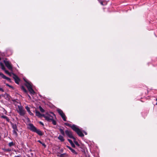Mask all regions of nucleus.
Wrapping results in <instances>:
<instances>
[{
    "label": "nucleus",
    "instance_id": "nucleus-1",
    "mask_svg": "<svg viewBox=\"0 0 157 157\" xmlns=\"http://www.w3.org/2000/svg\"><path fill=\"white\" fill-rule=\"evenodd\" d=\"M29 128L31 131L37 133L39 135L41 136L43 135L42 132L39 129H38L32 124H29Z\"/></svg>",
    "mask_w": 157,
    "mask_h": 157
},
{
    "label": "nucleus",
    "instance_id": "nucleus-2",
    "mask_svg": "<svg viewBox=\"0 0 157 157\" xmlns=\"http://www.w3.org/2000/svg\"><path fill=\"white\" fill-rule=\"evenodd\" d=\"M18 109L17 110V112L21 116H24L25 114L26 111L23 107L21 105L17 106Z\"/></svg>",
    "mask_w": 157,
    "mask_h": 157
},
{
    "label": "nucleus",
    "instance_id": "nucleus-3",
    "mask_svg": "<svg viewBox=\"0 0 157 157\" xmlns=\"http://www.w3.org/2000/svg\"><path fill=\"white\" fill-rule=\"evenodd\" d=\"M54 117H56V116L53 112L48 113L47 116L46 117L45 120L48 122H51L52 119H53Z\"/></svg>",
    "mask_w": 157,
    "mask_h": 157
},
{
    "label": "nucleus",
    "instance_id": "nucleus-4",
    "mask_svg": "<svg viewBox=\"0 0 157 157\" xmlns=\"http://www.w3.org/2000/svg\"><path fill=\"white\" fill-rule=\"evenodd\" d=\"M65 133L67 136L70 138L73 139L74 140H75V138L73 136L72 132L71 131L66 130L65 131Z\"/></svg>",
    "mask_w": 157,
    "mask_h": 157
},
{
    "label": "nucleus",
    "instance_id": "nucleus-5",
    "mask_svg": "<svg viewBox=\"0 0 157 157\" xmlns=\"http://www.w3.org/2000/svg\"><path fill=\"white\" fill-rule=\"evenodd\" d=\"M4 62L6 66L8 68V69H9L10 70H12V66L9 61L4 60Z\"/></svg>",
    "mask_w": 157,
    "mask_h": 157
},
{
    "label": "nucleus",
    "instance_id": "nucleus-6",
    "mask_svg": "<svg viewBox=\"0 0 157 157\" xmlns=\"http://www.w3.org/2000/svg\"><path fill=\"white\" fill-rule=\"evenodd\" d=\"M13 78L14 79L15 83L17 84H19V82L20 81V79L17 75L14 74H13Z\"/></svg>",
    "mask_w": 157,
    "mask_h": 157
},
{
    "label": "nucleus",
    "instance_id": "nucleus-7",
    "mask_svg": "<svg viewBox=\"0 0 157 157\" xmlns=\"http://www.w3.org/2000/svg\"><path fill=\"white\" fill-rule=\"evenodd\" d=\"M71 128L73 130L76 132L79 129L77 126L75 124L72 125Z\"/></svg>",
    "mask_w": 157,
    "mask_h": 157
},
{
    "label": "nucleus",
    "instance_id": "nucleus-8",
    "mask_svg": "<svg viewBox=\"0 0 157 157\" xmlns=\"http://www.w3.org/2000/svg\"><path fill=\"white\" fill-rule=\"evenodd\" d=\"M26 82L25 85L27 87L28 90L32 88V84L31 83H30L28 82L25 81Z\"/></svg>",
    "mask_w": 157,
    "mask_h": 157
},
{
    "label": "nucleus",
    "instance_id": "nucleus-9",
    "mask_svg": "<svg viewBox=\"0 0 157 157\" xmlns=\"http://www.w3.org/2000/svg\"><path fill=\"white\" fill-rule=\"evenodd\" d=\"M99 2L102 6L105 5L107 4V2L105 0H98Z\"/></svg>",
    "mask_w": 157,
    "mask_h": 157
},
{
    "label": "nucleus",
    "instance_id": "nucleus-10",
    "mask_svg": "<svg viewBox=\"0 0 157 157\" xmlns=\"http://www.w3.org/2000/svg\"><path fill=\"white\" fill-rule=\"evenodd\" d=\"M0 76H1L3 78L6 79L9 81H10V78L6 77L1 72H0Z\"/></svg>",
    "mask_w": 157,
    "mask_h": 157
},
{
    "label": "nucleus",
    "instance_id": "nucleus-11",
    "mask_svg": "<svg viewBox=\"0 0 157 157\" xmlns=\"http://www.w3.org/2000/svg\"><path fill=\"white\" fill-rule=\"evenodd\" d=\"M76 132L79 136L81 137H83L84 136V135L80 129H79Z\"/></svg>",
    "mask_w": 157,
    "mask_h": 157
},
{
    "label": "nucleus",
    "instance_id": "nucleus-12",
    "mask_svg": "<svg viewBox=\"0 0 157 157\" xmlns=\"http://www.w3.org/2000/svg\"><path fill=\"white\" fill-rule=\"evenodd\" d=\"M71 151V152L74 154L77 155V153L76 151L73 149L70 146L67 145L66 146Z\"/></svg>",
    "mask_w": 157,
    "mask_h": 157
},
{
    "label": "nucleus",
    "instance_id": "nucleus-13",
    "mask_svg": "<svg viewBox=\"0 0 157 157\" xmlns=\"http://www.w3.org/2000/svg\"><path fill=\"white\" fill-rule=\"evenodd\" d=\"M11 125H12V128L13 129V130L18 131V129L17 128V126L16 124H12Z\"/></svg>",
    "mask_w": 157,
    "mask_h": 157
},
{
    "label": "nucleus",
    "instance_id": "nucleus-14",
    "mask_svg": "<svg viewBox=\"0 0 157 157\" xmlns=\"http://www.w3.org/2000/svg\"><path fill=\"white\" fill-rule=\"evenodd\" d=\"M25 108L29 113V114L31 116H33V113H32L30 111V108L29 107H28V106H26L25 107Z\"/></svg>",
    "mask_w": 157,
    "mask_h": 157
},
{
    "label": "nucleus",
    "instance_id": "nucleus-15",
    "mask_svg": "<svg viewBox=\"0 0 157 157\" xmlns=\"http://www.w3.org/2000/svg\"><path fill=\"white\" fill-rule=\"evenodd\" d=\"M57 111L60 116L64 114V113H63V111L60 109H57Z\"/></svg>",
    "mask_w": 157,
    "mask_h": 157
},
{
    "label": "nucleus",
    "instance_id": "nucleus-16",
    "mask_svg": "<svg viewBox=\"0 0 157 157\" xmlns=\"http://www.w3.org/2000/svg\"><path fill=\"white\" fill-rule=\"evenodd\" d=\"M28 90L31 94L34 95L35 93L32 88L28 89Z\"/></svg>",
    "mask_w": 157,
    "mask_h": 157
},
{
    "label": "nucleus",
    "instance_id": "nucleus-17",
    "mask_svg": "<svg viewBox=\"0 0 157 157\" xmlns=\"http://www.w3.org/2000/svg\"><path fill=\"white\" fill-rule=\"evenodd\" d=\"M58 138L62 142H63L64 141V139L63 137L60 135L58 137Z\"/></svg>",
    "mask_w": 157,
    "mask_h": 157
},
{
    "label": "nucleus",
    "instance_id": "nucleus-18",
    "mask_svg": "<svg viewBox=\"0 0 157 157\" xmlns=\"http://www.w3.org/2000/svg\"><path fill=\"white\" fill-rule=\"evenodd\" d=\"M2 150L4 152H9L11 151V150L9 148L6 149L5 148H2Z\"/></svg>",
    "mask_w": 157,
    "mask_h": 157
},
{
    "label": "nucleus",
    "instance_id": "nucleus-19",
    "mask_svg": "<svg viewBox=\"0 0 157 157\" xmlns=\"http://www.w3.org/2000/svg\"><path fill=\"white\" fill-rule=\"evenodd\" d=\"M36 116H38L39 117H41L42 114H41L39 111H36Z\"/></svg>",
    "mask_w": 157,
    "mask_h": 157
},
{
    "label": "nucleus",
    "instance_id": "nucleus-20",
    "mask_svg": "<svg viewBox=\"0 0 157 157\" xmlns=\"http://www.w3.org/2000/svg\"><path fill=\"white\" fill-rule=\"evenodd\" d=\"M60 116H61V117H62V119H63V120L64 121H67L66 117L64 114Z\"/></svg>",
    "mask_w": 157,
    "mask_h": 157
},
{
    "label": "nucleus",
    "instance_id": "nucleus-21",
    "mask_svg": "<svg viewBox=\"0 0 157 157\" xmlns=\"http://www.w3.org/2000/svg\"><path fill=\"white\" fill-rule=\"evenodd\" d=\"M59 131L63 135V136H65V132L63 131V130L61 128H59Z\"/></svg>",
    "mask_w": 157,
    "mask_h": 157
},
{
    "label": "nucleus",
    "instance_id": "nucleus-22",
    "mask_svg": "<svg viewBox=\"0 0 157 157\" xmlns=\"http://www.w3.org/2000/svg\"><path fill=\"white\" fill-rule=\"evenodd\" d=\"M1 117L3 118L6 119L7 121H8V122L9 121V119L8 118V117L7 116H4V115H3V116H2Z\"/></svg>",
    "mask_w": 157,
    "mask_h": 157
},
{
    "label": "nucleus",
    "instance_id": "nucleus-23",
    "mask_svg": "<svg viewBox=\"0 0 157 157\" xmlns=\"http://www.w3.org/2000/svg\"><path fill=\"white\" fill-rule=\"evenodd\" d=\"M5 96L6 97V99L7 100H9L10 98V96L7 94H5Z\"/></svg>",
    "mask_w": 157,
    "mask_h": 157
},
{
    "label": "nucleus",
    "instance_id": "nucleus-24",
    "mask_svg": "<svg viewBox=\"0 0 157 157\" xmlns=\"http://www.w3.org/2000/svg\"><path fill=\"white\" fill-rule=\"evenodd\" d=\"M67 155L65 153L62 154L60 155L59 157H67Z\"/></svg>",
    "mask_w": 157,
    "mask_h": 157
},
{
    "label": "nucleus",
    "instance_id": "nucleus-25",
    "mask_svg": "<svg viewBox=\"0 0 157 157\" xmlns=\"http://www.w3.org/2000/svg\"><path fill=\"white\" fill-rule=\"evenodd\" d=\"M18 131H15V130H13V134L15 135V136L17 137V135H18V134H17V132Z\"/></svg>",
    "mask_w": 157,
    "mask_h": 157
},
{
    "label": "nucleus",
    "instance_id": "nucleus-26",
    "mask_svg": "<svg viewBox=\"0 0 157 157\" xmlns=\"http://www.w3.org/2000/svg\"><path fill=\"white\" fill-rule=\"evenodd\" d=\"M21 90H23L26 93L27 91L24 86H21Z\"/></svg>",
    "mask_w": 157,
    "mask_h": 157
},
{
    "label": "nucleus",
    "instance_id": "nucleus-27",
    "mask_svg": "<svg viewBox=\"0 0 157 157\" xmlns=\"http://www.w3.org/2000/svg\"><path fill=\"white\" fill-rule=\"evenodd\" d=\"M14 145V144L13 142H10L8 144V145L9 147H11Z\"/></svg>",
    "mask_w": 157,
    "mask_h": 157
},
{
    "label": "nucleus",
    "instance_id": "nucleus-28",
    "mask_svg": "<svg viewBox=\"0 0 157 157\" xmlns=\"http://www.w3.org/2000/svg\"><path fill=\"white\" fill-rule=\"evenodd\" d=\"M51 121L52 122V123L54 125H56V121L54 120L53 119H52V120H51Z\"/></svg>",
    "mask_w": 157,
    "mask_h": 157
},
{
    "label": "nucleus",
    "instance_id": "nucleus-29",
    "mask_svg": "<svg viewBox=\"0 0 157 157\" xmlns=\"http://www.w3.org/2000/svg\"><path fill=\"white\" fill-rule=\"evenodd\" d=\"M39 108L40 111L41 112H42V113L44 112V110L40 106L39 107Z\"/></svg>",
    "mask_w": 157,
    "mask_h": 157
},
{
    "label": "nucleus",
    "instance_id": "nucleus-30",
    "mask_svg": "<svg viewBox=\"0 0 157 157\" xmlns=\"http://www.w3.org/2000/svg\"><path fill=\"white\" fill-rule=\"evenodd\" d=\"M64 124L65 125H66V126H68V127H70L71 128V125L70 124H69L67 123H64Z\"/></svg>",
    "mask_w": 157,
    "mask_h": 157
},
{
    "label": "nucleus",
    "instance_id": "nucleus-31",
    "mask_svg": "<svg viewBox=\"0 0 157 157\" xmlns=\"http://www.w3.org/2000/svg\"><path fill=\"white\" fill-rule=\"evenodd\" d=\"M75 144L77 145V146L78 147H79V144L78 143V142L77 141H76L75 140L74 141Z\"/></svg>",
    "mask_w": 157,
    "mask_h": 157
},
{
    "label": "nucleus",
    "instance_id": "nucleus-32",
    "mask_svg": "<svg viewBox=\"0 0 157 157\" xmlns=\"http://www.w3.org/2000/svg\"><path fill=\"white\" fill-rule=\"evenodd\" d=\"M5 72L6 74H7L8 75H9L10 76H11V74L9 72V71H8L5 70Z\"/></svg>",
    "mask_w": 157,
    "mask_h": 157
},
{
    "label": "nucleus",
    "instance_id": "nucleus-33",
    "mask_svg": "<svg viewBox=\"0 0 157 157\" xmlns=\"http://www.w3.org/2000/svg\"><path fill=\"white\" fill-rule=\"evenodd\" d=\"M47 114H48V113H46L45 114H42V115H41V117H44L45 119L46 118V117L47 116Z\"/></svg>",
    "mask_w": 157,
    "mask_h": 157
},
{
    "label": "nucleus",
    "instance_id": "nucleus-34",
    "mask_svg": "<svg viewBox=\"0 0 157 157\" xmlns=\"http://www.w3.org/2000/svg\"><path fill=\"white\" fill-rule=\"evenodd\" d=\"M6 85L8 86V87H9L10 88H11L12 89H13V86H10V85H9V84H6Z\"/></svg>",
    "mask_w": 157,
    "mask_h": 157
},
{
    "label": "nucleus",
    "instance_id": "nucleus-35",
    "mask_svg": "<svg viewBox=\"0 0 157 157\" xmlns=\"http://www.w3.org/2000/svg\"><path fill=\"white\" fill-rule=\"evenodd\" d=\"M67 140L71 144L73 143L72 141L70 139H68Z\"/></svg>",
    "mask_w": 157,
    "mask_h": 157
},
{
    "label": "nucleus",
    "instance_id": "nucleus-36",
    "mask_svg": "<svg viewBox=\"0 0 157 157\" xmlns=\"http://www.w3.org/2000/svg\"><path fill=\"white\" fill-rule=\"evenodd\" d=\"M71 146L73 147H74V148H75V144L73 143H72L71 144Z\"/></svg>",
    "mask_w": 157,
    "mask_h": 157
},
{
    "label": "nucleus",
    "instance_id": "nucleus-37",
    "mask_svg": "<svg viewBox=\"0 0 157 157\" xmlns=\"http://www.w3.org/2000/svg\"><path fill=\"white\" fill-rule=\"evenodd\" d=\"M0 65L1 66V67L3 66H4L3 63L1 62H0Z\"/></svg>",
    "mask_w": 157,
    "mask_h": 157
},
{
    "label": "nucleus",
    "instance_id": "nucleus-38",
    "mask_svg": "<svg viewBox=\"0 0 157 157\" xmlns=\"http://www.w3.org/2000/svg\"><path fill=\"white\" fill-rule=\"evenodd\" d=\"M42 144V145L44 146V147H46V145L44 143H42V144Z\"/></svg>",
    "mask_w": 157,
    "mask_h": 157
},
{
    "label": "nucleus",
    "instance_id": "nucleus-39",
    "mask_svg": "<svg viewBox=\"0 0 157 157\" xmlns=\"http://www.w3.org/2000/svg\"><path fill=\"white\" fill-rule=\"evenodd\" d=\"M1 68H2V70H4V71L6 70L4 66H3L2 67H1Z\"/></svg>",
    "mask_w": 157,
    "mask_h": 157
},
{
    "label": "nucleus",
    "instance_id": "nucleus-40",
    "mask_svg": "<svg viewBox=\"0 0 157 157\" xmlns=\"http://www.w3.org/2000/svg\"><path fill=\"white\" fill-rule=\"evenodd\" d=\"M39 123L41 125H42L43 126L44 125V124L41 121H40L39 122Z\"/></svg>",
    "mask_w": 157,
    "mask_h": 157
},
{
    "label": "nucleus",
    "instance_id": "nucleus-41",
    "mask_svg": "<svg viewBox=\"0 0 157 157\" xmlns=\"http://www.w3.org/2000/svg\"><path fill=\"white\" fill-rule=\"evenodd\" d=\"M0 91L3 92L4 91V90L2 88H0Z\"/></svg>",
    "mask_w": 157,
    "mask_h": 157
},
{
    "label": "nucleus",
    "instance_id": "nucleus-42",
    "mask_svg": "<svg viewBox=\"0 0 157 157\" xmlns=\"http://www.w3.org/2000/svg\"><path fill=\"white\" fill-rule=\"evenodd\" d=\"M37 142H39V143H40V144H42V142L41 141H40V140H38V141H37Z\"/></svg>",
    "mask_w": 157,
    "mask_h": 157
},
{
    "label": "nucleus",
    "instance_id": "nucleus-43",
    "mask_svg": "<svg viewBox=\"0 0 157 157\" xmlns=\"http://www.w3.org/2000/svg\"><path fill=\"white\" fill-rule=\"evenodd\" d=\"M83 132L84 133V134H85L86 135H87V133L86 132H85V131H83Z\"/></svg>",
    "mask_w": 157,
    "mask_h": 157
},
{
    "label": "nucleus",
    "instance_id": "nucleus-44",
    "mask_svg": "<svg viewBox=\"0 0 157 157\" xmlns=\"http://www.w3.org/2000/svg\"><path fill=\"white\" fill-rule=\"evenodd\" d=\"M28 96L29 98L30 99H31V97L29 95V94H28Z\"/></svg>",
    "mask_w": 157,
    "mask_h": 157
},
{
    "label": "nucleus",
    "instance_id": "nucleus-45",
    "mask_svg": "<svg viewBox=\"0 0 157 157\" xmlns=\"http://www.w3.org/2000/svg\"><path fill=\"white\" fill-rule=\"evenodd\" d=\"M16 156V157H21V156L20 155Z\"/></svg>",
    "mask_w": 157,
    "mask_h": 157
},
{
    "label": "nucleus",
    "instance_id": "nucleus-46",
    "mask_svg": "<svg viewBox=\"0 0 157 157\" xmlns=\"http://www.w3.org/2000/svg\"><path fill=\"white\" fill-rule=\"evenodd\" d=\"M156 101H157V102H156V105H157V99H156Z\"/></svg>",
    "mask_w": 157,
    "mask_h": 157
},
{
    "label": "nucleus",
    "instance_id": "nucleus-47",
    "mask_svg": "<svg viewBox=\"0 0 157 157\" xmlns=\"http://www.w3.org/2000/svg\"><path fill=\"white\" fill-rule=\"evenodd\" d=\"M13 101H14V100H13Z\"/></svg>",
    "mask_w": 157,
    "mask_h": 157
},
{
    "label": "nucleus",
    "instance_id": "nucleus-48",
    "mask_svg": "<svg viewBox=\"0 0 157 157\" xmlns=\"http://www.w3.org/2000/svg\"><path fill=\"white\" fill-rule=\"evenodd\" d=\"M14 157H16V156H14Z\"/></svg>",
    "mask_w": 157,
    "mask_h": 157
}]
</instances>
